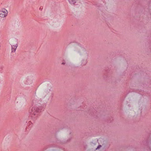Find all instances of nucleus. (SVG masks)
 <instances>
[{
    "label": "nucleus",
    "mask_w": 151,
    "mask_h": 151,
    "mask_svg": "<svg viewBox=\"0 0 151 151\" xmlns=\"http://www.w3.org/2000/svg\"><path fill=\"white\" fill-rule=\"evenodd\" d=\"M99 145L96 148L95 150L101 151L103 150L106 146V142L103 139H100L98 140Z\"/></svg>",
    "instance_id": "1"
},
{
    "label": "nucleus",
    "mask_w": 151,
    "mask_h": 151,
    "mask_svg": "<svg viewBox=\"0 0 151 151\" xmlns=\"http://www.w3.org/2000/svg\"><path fill=\"white\" fill-rule=\"evenodd\" d=\"M38 109L35 106H32L30 108L29 110V113L33 117L34 116L38 115Z\"/></svg>",
    "instance_id": "2"
},
{
    "label": "nucleus",
    "mask_w": 151,
    "mask_h": 151,
    "mask_svg": "<svg viewBox=\"0 0 151 151\" xmlns=\"http://www.w3.org/2000/svg\"><path fill=\"white\" fill-rule=\"evenodd\" d=\"M75 51L81 55L86 54L85 49L80 46L76 47Z\"/></svg>",
    "instance_id": "3"
},
{
    "label": "nucleus",
    "mask_w": 151,
    "mask_h": 151,
    "mask_svg": "<svg viewBox=\"0 0 151 151\" xmlns=\"http://www.w3.org/2000/svg\"><path fill=\"white\" fill-rule=\"evenodd\" d=\"M12 46V52H15L17 47V42L16 40H14L11 42Z\"/></svg>",
    "instance_id": "4"
},
{
    "label": "nucleus",
    "mask_w": 151,
    "mask_h": 151,
    "mask_svg": "<svg viewBox=\"0 0 151 151\" xmlns=\"http://www.w3.org/2000/svg\"><path fill=\"white\" fill-rule=\"evenodd\" d=\"M8 13V11L6 9H2L0 11V17L1 18H4L7 15Z\"/></svg>",
    "instance_id": "5"
},
{
    "label": "nucleus",
    "mask_w": 151,
    "mask_h": 151,
    "mask_svg": "<svg viewBox=\"0 0 151 151\" xmlns=\"http://www.w3.org/2000/svg\"><path fill=\"white\" fill-rule=\"evenodd\" d=\"M69 3L71 5H74L78 1V0H68Z\"/></svg>",
    "instance_id": "6"
},
{
    "label": "nucleus",
    "mask_w": 151,
    "mask_h": 151,
    "mask_svg": "<svg viewBox=\"0 0 151 151\" xmlns=\"http://www.w3.org/2000/svg\"><path fill=\"white\" fill-rule=\"evenodd\" d=\"M81 61V65L84 66L87 63V61L85 60H82Z\"/></svg>",
    "instance_id": "7"
},
{
    "label": "nucleus",
    "mask_w": 151,
    "mask_h": 151,
    "mask_svg": "<svg viewBox=\"0 0 151 151\" xmlns=\"http://www.w3.org/2000/svg\"><path fill=\"white\" fill-rule=\"evenodd\" d=\"M65 64V63H62V64Z\"/></svg>",
    "instance_id": "8"
}]
</instances>
